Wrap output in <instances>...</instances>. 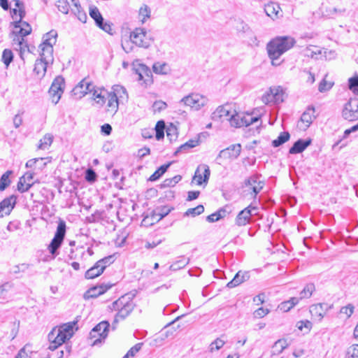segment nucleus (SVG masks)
<instances>
[{"label": "nucleus", "instance_id": "obj_1", "mask_svg": "<svg viewBox=\"0 0 358 358\" xmlns=\"http://www.w3.org/2000/svg\"><path fill=\"white\" fill-rule=\"evenodd\" d=\"M296 43V41L291 36H278L272 39L266 46L270 59L280 58L285 52L290 50Z\"/></svg>", "mask_w": 358, "mask_h": 358}, {"label": "nucleus", "instance_id": "obj_2", "mask_svg": "<svg viewBox=\"0 0 358 358\" xmlns=\"http://www.w3.org/2000/svg\"><path fill=\"white\" fill-rule=\"evenodd\" d=\"M134 296L135 294L128 293L113 303V309L117 310V313L116 314L114 321L112 324V327L113 329L116 328L115 326L118 322L119 319L124 320L134 310L135 304L132 301V299Z\"/></svg>", "mask_w": 358, "mask_h": 358}, {"label": "nucleus", "instance_id": "obj_3", "mask_svg": "<svg viewBox=\"0 0 358 358\" xmlns=\"http://www.w3.org/2000/svg\"><path fill=\"white\" fill-rule=\"evenodd\" d=\"M66 234V223L60 221L57 225L56 232L50 245H48L49 252L54 257L58 253V249L61 247Z\"/></svg>", "mask_w": 358, "mask_h": 358}, {"label": "nucleus", "instance_id": "obj_4", "mask_svg": "<svg viewBox=\"0 0 358 358\" xmlns=\"http://www.w3.org/2000/svg\"><path fill=\"white\" fill-rule=\"evenodd\" d=\"M134 71L137 75L136 80L144 87L150 86L153 83L152 74L150 69L143 64L134 65Z\"/></svg>", "mask_w": 358, "mask_h": 358}, {"label": "nucleus", "instance_id": "obj_5", "mask_svg": "<svg viewBox=\"0 0 358 358\" xmlns=\"http://www.w3.org/2000/svg\"><path fill=\"white\" fill-rule=\"evenodd\" d=\"M259 119V117H253L250 114L243 115L235 113L234 114L231 113L227 120L229 121L231 126L238 128L243 126L248 127L258 122Z\"/></svg>", "mask_w": 358, "mask_h": 358}, {"label": "nucleus", "instance_id": "obj_6", "mask_svg": "<svg viewBox=\"0 0 358 358\" xmlns=\"http://www.w3.org/2000/svg\"><path fill=\"white\" fill-rule=\"evenodd\" d=\"M208 99L199 94H190L180 100V103H183L185 106H189L191 108L199 110L208 103Z\"/></svg>", "mask_w": 358, "mask_h": 358}, {"label": "nucleus", "instance_id": "obj_7", "mask_svg": "<svg viewBox=\"0 0 358 358\" xmlns=\"http://www.w3.org/2000/svg\"><path fill=\"white\" fill-rule=\"evenodd\" d=\"M90 15L94 20L95 24L98 27L110 35H113L114 31L112 27L113 24L109 22L104 21V19L97 7L92 6L90 8Z\"/></svg>", "mask_w": 358, "mask_h": 358}, {"label": "nucleus", "instance_id": "obj_8", "mask_svg": "<svg viewBox=\"0 0 358 358\" xmlns=\"http://www.w3.org/2000/svg\"><path fill=\"white\" fill-rule=\"evenodd\" d=\"M64 79L62 76H57L53 80L49 90V94L54 104H57L59 102L64 92Z\"/></svg>", "mask_w": 358, "mask_h": 358}, {"label": "nucleus", "instance_id": "obj_9", "mask_svg": "<svg viewBox=\"0 0 358 358\" xmlns=\"http://www.w3.org/2000/svg\"><path fill=\"white\" fill-rule=\"evenodd\" d=\"M132 43L136 45L148 48L150 45V40L147 36L146 30L144 28H136L130 34Z\"/></svg>", "mask_w": 358, "mask_h": 358}, {"label": "nucleus", "instance_id": "obj_10", "mask_svg": "<svg viewBox=\"0 0 358 358\" xmlns=\"http://www.w3.org/2000/svg\"><path fill=\"white\" fill-rule=\"evenodd\" d=\"M342 117L344 120L353 122L358 120V102L350 99L342 110Z\"/></svg>", "mask_w": 358, "mask_h": 358}, {"label": "nucleus", "instance_id": "obj_11", "mask_svg": "<svg viewBox=\"0 0 358 358\" xmlns=\"http://www.w3.org/2000/svg\"><path fill=\"white\" fill-rule=\"evenodd\" d=\"M48 341L50 343L48 348L52 351L56 350L59 346L62 345L67 340L70 339L57 328H54L48 334Z\"/></svg>", "mask_w": 358, "mask_h": 358}, {"label": "nucleus", "instance_id": "obj_12", "mask_svg": "<svg viewBox=\"0 0 358 358\" xmlns=\"http://www.w3.org/2000/svg\"><path fill=\"white\" fill-rule=\"evenodd\" d=\"M109 327L110 324L107 321H102L92 329L90 333L91 338H96L97 336H99V338L94 341L93 345L101 343V340L105 339L108 336Z\"/></svg>", "mask_w": 358, "mask_h": 358}, {"label": "nucleus", "instance_id": "obj_13", "mask_svg": "<svg viewBox=\"0 0 358 358\" xmlns=\"http://www.w3.org/2000/svg\"><path fill=\"white\" fill-rule=\"evenodd\" d=\"M333 305L327 303H320L312 305L310 308V313L312 317L318 322L322 321L327 311L331 309Z\"/></svg>", "mask_w": 358, "mask_h": 358}, {"label": "nucleus", "instance_id": "obj_14", "mask_svg": "<svg viewBox=\"0 0 358 358\" xmlns=\"http://www.w3.org/2000/svg\"><path fill=\"white\" fill-rule=\"evenodd\" d=\"M210 175V171L209 166L206 164L199 165L192 178V182H196L198 185H202V183H207Z\"/></svg>", "mask_w": 358, "mask_h": 358}, {"label": "nucleus", "instance_id": "obj_15", "mask_svg": "<svg viewBox=\"0 0 358 358\" xmlns=\"http://www.w3.org/2000/svg\"><path fill=\"white\" fill-rule=\"evenodd\" d=\"M257 210V207L252 206L251 205L244 208L236 216V224L240 227L246 225L251 220L252 211H256Z\"/></svg>", "mask_w": 358, "mask_h": 358}, {"label": "nucleus", "instance_id": "obj_16", "mask_svg": "<svg viewBox=\"0 0 358 358\" xmlns=\"http://www.w3.org/2000/svg\"><path fill=\"white\" fill-rule=\"evenodd\" d=\"M241 144L231 145L226 149L222 150L217 157V160L220 158L236 159L241 154Z\"/></svg>", "mask_w": 358, "mask_h": 358}, {"label": "nucleus", "instance_id": "obj_17", "mask_svg": "<svg viewBox=\"0 0 358 358\" xmlns=\"http://www.w3.org/2000/svg\"><path fill=\"white\" fill-rule=\"evenodd\" d=\"M17 202V197L15 195H11L5 198L0 202V217L4 215H8L14 208Z\"/></svg>", "mask_w": 358, "mask_h": 358}, {"label": "nucleus", "instance_id": "obj_18", "mask_svg": "<svg viewBox=\"0 0 358 358\" xmlns=\"http://www.w3.org/2000/svg\"><path fill=\"white\" fill-rule=\"evenodd\" d=\"M93 86L85 80L80 81L72 90L73 95L78 99L83 97L86 94L92 91Z\"/></svg>", "mask_w": 358, "mask_h": 358}, {"label": "nucleus", "instance_id": "obj_19", "mask_svg": "<svg viewBox=\"0 0 358 358\" xmlns=\"http://www.w3.org/2000/svg\"><path fill=\"white\" fill-rule=\"evenodd\" d=\"M231 115V111L229 105L220 106L212 113L211 119L213 121L224 120V118H229Z\"/></svg>", "mask_w": 358, "mask_h": 358}, {"label": "nucleus", "instance_id": "obj_20", "mask_svg": "<svg viewBox=\"0 0 358 358\" xmlns=\"http://www.w3.org/2000/svg\"><path fill=\"white\" fill-rule=\"evenodd\" d=\"M266 14L271 19H278L282 16L281 8L279 4L273 2L268 3L264 6Z\"/></svg>", "mask_w": 358, "mask_h": 358}, {"label": "nucleus", "instance_id": "obj_21", "mask_svg": "<svg viewBox=\"0 0 358 358\" xmlns=\"http://www.w3.org/2000/svg\"><path fill=\"white\" fill-rule=\"evenodd\" d=\"M14 27L15 33L22 34V36H27L31 32V27L29 23L23 21L22 19L19 17L18 20L12 22Z\"/></svg>", "mask_w": 358, "mask_h": 358}, {"label": "nucleus", "instance_id": "obj_22", "mask_svg": "<svg viewBox=\"0 0 358 358\" xmlns=\"http://www.w3.org/2000/svg\"><path fill=\"white\" fill-rule=\"evenodd\" d=\"M39 48L41 49L40 59L52 64L54 61L53 46L41 43Z\"/></svg>", "mask_w": 358, "mask_h": 358}, {"label": "nucleus", "instance_id": "obj_23", "mask_svg": "<svg viewBox=\"0 0 358 358\" xmlns=\"http://www.w3.org/2000/svg\"><path fill=\"white\" fill-rule=\"evenodd\" d=\"M311 139L307 138L306 140L299 139L293 145L289 148V154H299L304 151L310 144Z\"/></svg>", "mask_w": 358, "mask_h": 358}, {"label": "nucleus", "instance_id": "obj_24", "mask_svg": "<svg viewBox=\"0 0 358 358\" xmlns=\"http://www.w3.org/2000/svg\"><path fill=\"white\" fill-rule=\"evenodd\" d=\"M112 287V285L102 284L90 288L85 294L87 298H96L104 294L108 289Z\"/></svg>", "mask_w": 358, "mask_h": 358}, {"label": "nucleus", "instance_id": "obj_25", "mask_svg": "<svg viewBox=\"0 0 358 358\" xmlns=\"http://www.w3.org/2000/svg\"><path fill=\"white\" fill-rule=\"evenodd\" d=\"M344 8H336L333 6H325L322 8V15L329 18H333L338 15H341L345 13Z\"/></svg>", "mask_w": 358, "mask_h": 358}, {"label": "nucleus", "instance_id": "obj_26", "mask_svg": "<svg viewBox=\"0 0 358 358\" xmlns=\"http://www.w3.org/2000/svg\"><path fill=\"white\" fill-rule=\"evenodd\" d=\"M50 63L46 62L41 59H38L35 62L34 72L38 76V79L43 78L46 73L47 66Z\"/></svg>", "mask_w": 358, "mask_h": 358}, {"label": "nucleus", "instance_id": "obj_27", "mask_svg": "<svg viewBox=\"0 0 358 358\" xmlns=\"http://www.w3.org/2000/svg\"><path fill=\"white\" fill-rule=\"evenodd\" d=\"M248 278L249 275L247 272L242 273L241 271H238L234 278L227 283V287L229 288H234L246 281Z\"/></svg>", "mask_w": 358, "mask_h": 358}, {"label": "nucleus", "instance_id": "obj_28", "mask_svg": "<svg viewBox=\"0 0 358 358\" xmlns=\"http://www.w3.org/2000/svg\"><path fill=\"white\" fill-rule=\"evenodd\" d=\"M107 110L111 113H116L118 110L119 100L115 94L108 92L106 97Z\"/></svg>", "mask_w": 358, "mask_h": 358}, {"label": "nucleus", "instance_id": "obj_29", "mask_svg": "<svg viewBox=\"0 0 358 358\" xmlns=\"http://www.w3.org/2000/svg\"><path fill=\"white\" fill-rule=\"evenodd\" d=\"M200 143V138L199 137L194 138V139H190L185 143L181 145L180 147L178 148V149L175 151L174 155H178V153L180 152H187L189 149L195 148Z\"/></svg>", "mask_w": 358, "mask_h": 358}, {"label": "nucleus", "instance_id": "obj_30", "mask_svg": "<svg viewBox=\"0 0 358 358\" xmlns=\"http://www.w3.org/2000/svg\"><path fill=\"white\" fill-rule=\"evenodd\" d=\"M315 110L314 108H308L305 112L303 113L301 117V122L304 123L303 129H306L310 124L313 122V120L315 118L314 115Z\"/></svg>", "mask_w": 358, "mask_h": 358}, {"label": "nucleus", "instance_id": "obj_31", "mask_svg": "<svg viewBox=\"0 0 358 358\" xmlns=\"http://www.w3.org/2000/svg\"><path fill=\"white\" fill-rule=\"evenodd\" d=\"M108 94V92L105 90H94L92 94V98L97 104L102 106L105 103H106Z\"/></svg>", "mask_w": 358, "mask_h": 358}, {"label": "nucleus", "instance_id": "obj_32", "mask_svg": "<svg viewBox=\"0 0 358 358\" xmlns=\"http://www.w3.org/2000/svg\"><path fill=\"white\" fill-rule=\"evenodd\" d=\"M72 5L73 6L74 8H71L72 11L78 15V19L81 21L85 22L87 20V15L85 13L83 12L82 10V8L79 3L78 0H71Z\"/></svg>", "mask_w": 358, "mask_h": 358}, {"label": "nucleus", "instance_id": "obj_33", "mask_svg": "<svg viewBox=\"0 0 358 358\" xmlns=\"http://www.w3.org/2000/svg\"><path fill=\"white\" fill-rule=\"evenodd\" d=\"M57 38V32L56 30L52 29L46 33L43 37V44L54 45L56 44Z\"/></svg>", "mask_w": 358, "mask_h": 358}, {"label": "nucleus", "instance_id": "obj_34", "mask_svg": "<svg viewBox=\"0 0 358 358\" xmlns=\"http://www.w3.org/2000/svg\"><path fill=\"white\" fill-rule=\"evenodd\" d=\"M78 321H73L64 324L57 328L59 330L64 334L68 338H71L73 335V328L77 324Z\"/></svg>", "mask_w": 358, "mask_h": 358}, {"label": "nucleus", "instance_id": "obj_35", "mask_svg": "<svg viewBox=\"0 0 358 358\" xmlns=\"http://www.w3.org/2000/svg\"><path fill=\"white\" fill-rule=\"evenodd\" d=\"M103 272V266L101 268L96 262L94 266L86 271L85 275L87 279H92L99 276Z\"/></svg>", "mask_w": 358, "mask_h": 358}, {"label": "nucleus", "instance_id": "obj_36", "mask_svg": "<svg viewBox=\"0 0 358 358\" xmlns=\"http://www.w3.org/2000/svg\"><path fill=\"white\" fill-rule=\"evenodd\" d=\"M299 301V299L296 297H292L289 300L282 302L278 308L283 312H287L296 305Z\"/></svg>", "mask_w": 358, "mask_h": 358}, {"label": "nucleus", "instance_id": "obj_37", "mask_svg": "<svg viewBox=\"0 0 358 358\" xmlns=\"http://www.w3.org/2000/svg\"><path fill=\"white\" fill-rule=\"evenodd\" d=\"M173 210V207H169L167 206H163L157 208L155 211V215L158 216L157 218H155V220H161L166 215H168L172 210Z\"/></svg>", "mask_w": 358, "mask_h": 358}, {"label": "nucleus", "instance_id": "obj_38", "mask_svg": "<svg viewBox=\"0 0 358 358\" xmlns=\"http://www.w3.org/2000/svg\"><path fill=\"white\" fill-rule=\"evenodd\" d=\"M273 103L278 104L283 101L284 92L280 86L273 87Z\"/></svg>", "mask_w": 358, "mask_h": 358}, {"label": "nucleus", "instance_id": "obj_39", "mask_svg": "<svg viewBox=\"0 0 358 358\" xmlns=\"http://www.w3.org/2000/svg\"><path fill=\"white\" fill-rule=\"evenodd\" d=\"M290 135L287 131H283L280 134L278 137L272 141V145L275 148L279 147L289 141Z\"/></svg>", "mask_w": 358, "mask_h": 358}, {"label": "nucleus", "instance_id": "obj_40", "mask_svg": "<svg viewBox=\"0 0 358 358\" xmlns=\"http://www.w3.org/2000/svg\"><path fill=\"white\" fill-rule=\"evenodd\" d=\"M12 174V171H7L1 176L0 178V191L5 190L10 185L11 181L9 178Z\"/></svg>", "mask_w": 358, "mask_h": 358}, {"label": "nucleus", "instance_id": "obj_41", "mask_svg": "<svg viewBox=\"0 0 358 358\" xmlns=\"http://www.w3.org/2000/svg\"><path fill=\"white\" fill-rule=\"evenodd\" d=\"M171 162L161 166L157 170H156L153 174H152L149 178L150 181H155L158 180L169 169Z\"/></svg>", "mask_w": 358, "mask_h": 358}, {"label": "nucleus", "instance_id": "obj_42", "mask_svg": "<svg viewBox=\"0 0 358 358\" xmlns=\"http://www.w3.org/2000/svg\"><path fill=\"white\" fill-rule=\"evenodd\" d=\"M56 5L58 10L64 14H67L69 8L73 6L71 0H57Z\"/></svg>", "mask_w": 358, "mask_h": 358}, {"label": "nucleus", "instance_id": "obj_43", "mask_svg": "<svg viewBox=\"0 0 358 358\" xmlns=\"http://www.w3.org/2000/svg\"><path fill=\"white\" fill-rule=\"evenodd\" d=\"M287 347L285 340L279 339L275 341L273 345V355H278L281 353Z\"/></svg>", "mask_w": 358, "mask_h": 358}, {"label": "nucleus", "instance_id": "obj_44", "mask_svg": "<svg viewBox=\"0 0 358 358\" xmlns=\"http://www.w3.org/2000/svg\"><path fill=\"white\" fill-rule=\"evenodd\" d=\"M13 45L15 46V49L19 48L20 50L22 49V46L25 42L24 37L22 34L15 33V30L13 31Z\"/></svg>", "mask_w": 358, "mask_h": 358}, {"label": "nucleus", "instance_id": "obj_45", "mask_svg": "<svg viewBox=\"0 0 358 358\" xmlns=\"http://www.w3.org/2000/svg\"><path fill=\"white\" fill-rule=\"evenodd\" d=\"M315 287L313 283L307 284L303 289L300 292V299H308L312 296Z\"/></svg>", "mask_w": 358, "mask_h": 358}, {"label": "nucleus", "instance_id": "obj_46", "mask_svg": "<svg viewBox=\"0 0 358 358\" xmlns=\"http://www.w3.org/2000/svg\"><path fill=\"white\" fill-rule=\"evenodd\" d=\"M158 216L155 215V211L153 210L150 215H146L142 220L141 224L145 227H149L154 224L155 222H158L159 220H155Z\"/></svg>", "mask_w": 358, "mask_h": 358}, {"label": "nucleus", "instance_id": "obj_47", "mask_svg": "<svg viewBox=\"0 0 358 358\" xmlns=\"http://www.w3.org/2000/svg\"><path fill=\"white\" fill-rule=\"evenodd\" d=\"M165 124L162 120L158 121L155 127V137L157 140H161L164 136Z\"/></svg>", "mask_w": 358, "mask_h": 358}, {"label": "nucleus", "instance_id": "obj_48", "mask_svg": "<svg viewBox=\"0 0 358 358\" xmlns=\"http://www.w3.org/2000/svg\"><path fill=\"white\" fill-rule=\"evenodd\" d=\"M110 92L113 94H115L116 96L118 98V99L124 98V96H123L124 95L125 96L126 98L128 97L126 89L123 86H121V85H114L113 87V91Z\"/></svg>", "mask_w": 358, "mask_h": 358}, {"label": "nucleus", "instance_id": "obj_49", "mask_svg": "<svg viewBox=\"0 0 358 358\" xmlns=\"http://www.w3.org/2000/svg\"><path fill=\"white\" fill-rule=\"evenodd\" d=\"M53 141V136L50 134H45L42 139L40 141V143L38 145L39 149H46L48 146H50Z\"/></svg>", "mask_w": 358, "mask_h": 358}, {"label": "nucleus", "instance_id": "obj_50", "mask_svg": "<svg viewBox=\"0 0 358 358\" xmlns=\"http://www.w3.org/2000/svg\"><path fill=\"white\" fill-rule=\"evenodd\" d=\"M182 179V176L180 175H176L171 178H166L164 180L161 185L162 187H173L176 185L179 181Z\"/></svg>", "mask_w": 358, "mask_h": 358}, {"label": "nucleus", "instance_id": "obj_51", "mask_svg": "<svg viewBox=\"0 0 358 358\" xmlns=\"http://www.w3.org/2000/svg\"><path fill=\"white\" fill-rule=\"evenodd\" d=\"M153 71L157 74H166L169 71V67L166 64L155 63L152 66Z\"/></svg>", "mask_w": 358, "mask_h": 358}, {"label": "nucleus", "instance_id": "obj_52", "mask_svg": "<svg viewBox=\"0 0 358 358\" xmlns=\"http://www.w3.org/2000/svg\"><path fill=\"white\" fill-rule=\"evenodd\" d=\"M13 52L9 49H5L2 53V62H3V64L6 66H8L9 64L13 62Z\"/></svg>", "mask_w": 358, "mask_h": 358}, {"label": "nucleus", "instance_id": "obj_53", "mask_svg": "<svg viewBox=\"0 0 358 358\" xmlns=\"http://www.w3.org/2000/svg\"><path fill=\"white\" fill-rule=\"evenodd\" d=\"M115 261V255H109L108 257H106L97 262L98 266H99L101 268L103 266V271L105 270V268L110 265L113 262Z\"/></svg>", "mask_w": 358, "mask_h": 358}, {"label": "nucleus", "instance_id": "obj_54", "mask_svg": "<svg viewBox=\"0 0 358 358\" xmlns=\"http://www.w3.org/2000/svg\"><path fill=\"white\" fill-rule=\"evenodd\" d=\"M33 183L26 182L24 181V178L22 179L20 178L19 181L17 182V188L20 192L24 193L27 192L31 187Z\"/></svg>", "mask_w": 358, "mask_h": 358}, {"label": "nucleus", "instance_id": "obj_55", "mask_svg": "<svg viewBox=\"0 0 358 358\" xmlns=\"http://www.w3.org/2000/svg\"><path fill=\"white\" fill-rule=\"evenodd\" d=\"M150 9L147 5H143L140 8L139 16L142 17L141 20L143 23H144L147 19L150 18Z\"/></svg>", "mask_w": 358, "mask_h": 358}, {"label": "nucleus", "instance_id": "obj_56", "mask_svg": "<svg viewBox=\"0 0 358 358\" xmlns=\"http://www.w3.org/2000/svg\"><path fill=\"white\" fill-rule=\"evenodd\" d=\"M204 211V207L203 205H199L195 208H189L185 213V216L192 215L193 217L201 214Z\"/></svg>", "mask_w": 358, "mask_h": 358}, {"label": "nucleus", "instance_id": "obj_57", "mask_svg": "<svg viewBox=\"0 0 358 358\" xmlns=\"http://www.w3.org/2000/svg\"><path fill=\"white\" fill-rule=\"evenodd\" d=\"M14 6L15 8H18L19 17L23 19L25 17V7L24 3L20 0H13Z\"/></svg>", "mask_w": 358, "mask_h": 358}, {"label": "nucleus", "instance_id": "obj_58", "mask_svg": "<svg viewBox=\"0 0 358 358\" xmlns=\"http://www.w3.org/2000/svg\"><path fill=\"white\" fill-rule=\"evenodd\" d=\"M166 136L171 142L176 141L178 137V132L176 127L171 125L166 129Z\"/></svg>", "mask_w": 358, "mask_h": 358}, {"label": "nucleus", "instance_id": "obj_59", "mask_svg": "<svg viewBox=\"0 0 358 358\" xmlns=\"http://www.w3.org/2000/svg\"><path fill=\"white\" fill-rule=\"evenodd\" d=\"M225 342L220 338L215 339L213 342H212L209 346L210 352H213L215 350H220L224 345Z\"/></svg>", "mask_w": 358, "mask_h": 358}, {"label": "nucleus", "instance_id": "obj_60", "mask_svg": "<svg viewBox=\"0 0 358 358\" xmlns=\"http://www.w3.org/2000/svg\"><path fill=\"white\" fill-rule=\"evenodd\" d=\"M142 343H137L133 346L122 358H131L141 349Z\"/></svg>", "mask_w": 358, "mask_h": 358}, {"label": "nucleus", "instance_id": "obj_61", "mask_svg": "<svg viewBox=\"0 0 358 358\" xmlns=\"http://www.w3.org/2000/svg\"><path fill=\"white\" fill-rule=\"evenodd\" d=\"M355 306L352 303H348L347 306L341 308L340 313L346 315L347 318H350L353 314Z\"/></svg>", "mask_w": 358, "mask_h": 358}, {"label": "nucleus", "instance_id": "obj_62", "mask_svg": "<svg viewBox=\"0 0 358 358\" xmlns=\"http://www.w3.org/2000/svg\"><path fill=\"white\" fill-rule=\"evenodd\" d=\"M273 87H270L269 90L265 92V94L262 97V101L265 104L268 103H273Z\"/></svg>", "mask_w": 358, "mask_h": 358}, {"label": "nucleus", "instance_id": "obj_63", "mask_svg": "<svg viewBox=\"0 0 358 358\" xmlns=\"http://www.w3.org/2000/svg\"><path fill=\"white\" fill-rule=\"evenodd\" d=\"M348 85L350 90L358 94V76L350 78L348 80Z\"/></svg>", "mask_w": 358, "mask_h": 358}, {"label": "nucleus", "instance_id": "obj_64", "mask_svg": "<svg viewBox=\"0 0 358 358\" xmlns=\"http://www.w3.org/2000/svg\"><path fill=\"white\" fill-rule=\"evenodd\" d=\"M13 286V285L10 282H6L0 285V299H4L6 294Z\"/></svg>", "mask_w": 358, "mask_h": 358}]
</instances>
